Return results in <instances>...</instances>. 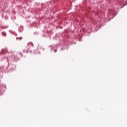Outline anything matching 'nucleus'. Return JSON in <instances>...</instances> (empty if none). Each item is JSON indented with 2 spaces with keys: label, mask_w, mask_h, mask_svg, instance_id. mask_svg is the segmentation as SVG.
<instances>
[{
  "label": "nucleus",
  "mask_w": 127,
  "mask_h": 127,
  "mask_svg": "<svg viewBox=\"0 0 127 127\" xmlns=\"http://www.w3.org/2000/svg\"><path fill=\"white\" fill-rule=\"evenodd\" d=\"M17 39H19V40H21V39H22V37H20V38H17Z\"/></svg>",
  "instance_id": "f257e3e1"
}]
</instances>
